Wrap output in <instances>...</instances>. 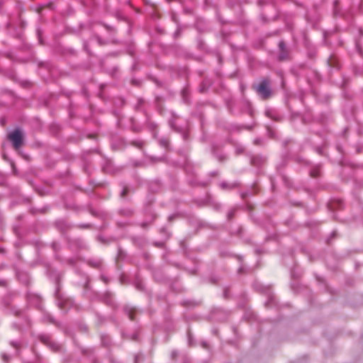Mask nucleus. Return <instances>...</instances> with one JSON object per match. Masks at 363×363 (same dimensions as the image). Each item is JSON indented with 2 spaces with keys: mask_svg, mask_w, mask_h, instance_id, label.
Wrapping results in <instances>:
<instances>
[{
  "mask_svg": "<svg viewBox=\"0 0 363 363\" xmlns=\"http://www.w3.org/2000/svg\"><path fill=\"white\" fill-rule=\"evenodd\" d=\"M269 82L267 79H264L261 81L259 84L256 86L255 89L257 92L263 98L267 99L271 94V90L269 86Z\"/></svg>",
  "mask_w": 363,
  "mask_h": 363,
  "instance_id": "nucleus-1",
  "label": "nucleus"
},
{
  "mask_svg": "<svg viewBox=\"0 0 363 363\" xmlns=\"http://www.w3.org/2000/svg\"><path fill=\"white\" fill-rule=\"evenodd\" d=\"M284 42H282V41H281V42H280V43H279V47H280L281 48H283V47H284Z\"/></svg>",
  "mask_w": 363,
  "mask_h": 363,
  "instance_id": "nucleus-9",
  "label": "nucleus"
},
{
  "mask_svg": "<svg viewBox=\"0 0 363 363\" xmlns=\"http://www.w3.org/2000/svg\"><path fill=\"white\" fill-rule=\"evenodd\" d=\"M8 138L16 149H18L22 145L23 135L19 129H16L9 133Z\"/></svg>",
  "mask_w": 363,
  "mask_h": 363,
  "instance_id": "nucleus-2",
  "label": "nucleus"
},
{
  "mask_svg": "<svg viewBox=\"0 0 363 363\" xmlns=\"http://www.w3.org/2000/svg\"><path fill=\"white\" fill-rule=\"evenodd\" d=\"M160 144L164 147H167L168 145V141L167 140L162 139L160 140Z\"/></svg>",
  "mask_w": 363,
  "mask_h": 363,
  "instance_id": "nucleus-4",
  "label": "nucleus"
},
{
  "mask_svg": "<svg viewBox=\"0 0 363 363\" xmlns=\"http://www.w3.org/2000/svg\"><path fill=\"white\" fill-rule=\"evenodd\" d=\"M203 346L204 347H207V345H206V344L205 342H203Z\"/></svg>",
  "mask_w": 363,
  "mask_h": 363,
  "instance_id": "nucleus-12",
  "label": "nucleus"
},
{
  "mask_svg": "<svg viewBox=\"0 0 363 363\" xmlns=\"http://www.w3.org/2000/svg\"><path fill=\"white\" fill-rule=\"evenodd\" d=\"M311 175H312L313 177H316V176H317V174H316V173L315 174V173L312 172V173H311Z\"/></svg>",
  "mask_w": 363,
  "mask_h": 363,
  "instance_id": "nucleus-11",
  "label": "nucleus"
},
{
  "mask_svg": "<svg viewBox=\"0 0 363 363\" xmlns=\"http://www.w3.org/2000/svg\"><path fill=\"white\" fill-rule=\"evenodd\" d=\"M220 185L223 189H225L227 187V184L225 182L221 183Z\"/></svg>",
  "mask_w": 363,
  "mask_h": 363,
  "instance_id": "nucleus-7",
  "label": "nucleus"
},
{
  "mask_svg": "<svg viewBox=\"0 0 363 363\" xmlns=\"http://www.w3.org/2000/svg\"><path fill=\"white\" fill-rule=\"evenodd\" d=\"M127 192V189H124L122 191H121V196H124L125 195Z\"/></svg>",
  "mask_w": 363,
  "mask_h": 363,
  "instance_id": "nucleus-8",
  "label": "nucleus"
},
{
  "mask_svg": "<svg viewBox=\"0 0 363 363\" xmlns=\"http://www.w3.org/2000/svg\"><path fill=\"white\" fill-rule=\"evenodd\" d=\"M102 342H103V344H104V345H108V343H109V340H108V338L107 337V340H105L104 339V337H102Z\"/></svg>",
  "mask_w": 363,
  "mask_h": 363,
  "instance_id": "nucleus-6",
  "label": "nucleus"
},
{
  "mask_svg": "<svg viewBox=\"0 0 363 363\" xmlns=\"http://www.w3.org/2000/svg\"><path fill=\"white\" fill-rule=\"evenodd\" d=\"M40 339L42 340V341L43 342H45V344H48L50 345V347L53 350H59L60 348V346L56 344V343H53V342H51L50 341V337L49 336H47V335H43L40 337Z\"/></svg>",
  "mask_w": 363,
  "mask_h": 363,
  "instance_id": "nucleus-3",
  "label": "nucleus"
},
{
  "mask_svg": "<svg viewBox=\"0 0 363 363\" xmlns=\"http://www.w3.org/2000/svg\"><path fill=\"white\" fill-rule=\"evenodd\" d=\"M12 345H13L14 347H17L18 344L17 343H15V342H11Z\"/></svg>",
  "mask_w": 363,
  "mask_h": 363,
  "instance_id": "nucleus-10",
  "label": "nucleus"
},
{
  "mask_svg": "<svg viewBox=\"0 0 363 363\" xmlns=\"http://www.w3.org/2000/svg\"><path fill=\"white\" fill-rule=\"evenodd\" d=\"M2 358H3V359H4L5 362L9 361V359H10L9 356V355H7L6 354H2Z\"/></svg>",
  "mask_w": 363,
  "mask_h": 363,
  "instance_id": "nucleus-5",
  "label": "nucleus"
}]
</instances>
